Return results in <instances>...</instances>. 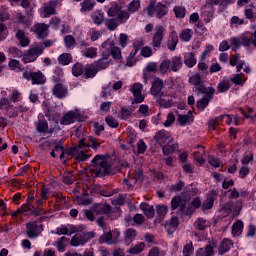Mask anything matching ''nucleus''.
I'll return each mask as SVG.
<instances>
[{"label":"nucleus","mask_w":256,"mask_h":256,"mask_svg":"<svg viewBox=\"0 0 256 256\" xmlns=\"http://www.w3.org/2000/svg\"><path fill=\"white\" fill-rule=\"evenodd\" d=\"M109 169H111V158L105 155H96L89 165L92 177H105L111 173Z\"/></svg>","instance_id":"f257e3e1"},{"label":"nucleus","mask_w":256,"mask_h":256,"mask_svg":"<svg viewBox=\"0 0 256 256\" xmlns=\"http://www.w3.org/2000/svg\"><path fill=\"white\" fill-rule=\"evenodd\" d=\"M193 192L189 191L186 194H183V199L180 196H176L171 200V209L175 211V209H179L178 215H191L193 213V208H191V204H189V199Z\"/></svg>","instance_id":"f03ea898"},{"label":"nucleus","mask_w":256,"mask_h":256,"mask_svg":"<svg viewBox=\"0 0 256 256\" xmlns=\"http://www.w3.org/2000/svg\"><path fill=\"white\" fill-rule=\"evenodd\" d=\"M103 50L104 59H109L111 56L115 61H121L123 56L121 55V48L115 46V42L111 39L104 41L101 44Z\"/></svg>","instance_id":"7ed1b4c3"},{"label":"nucleus","mask_w":256,"mask_h":256,"mask_svg":"<svg viewBox=\"0 0 256 256\" xmlns=\"http://www.w3.org/2000/svg\"><path fill=\"white\" fill-rule=\"evenodd\" d=\"M40 55H43L42 48H39V46L35 43L22 56V61L23 63H35Z\"/></svg>","instance_id":"20e7f679"},{"label":"nucleus","mask_w":256,"mask_h":256,"mask_svg":"<svg viewBox=\"0 0 256 256\" xmlns=\"http://www.w3.org/2000/svg\"><path fill=\"white\" fill-rule=\"evenodd\" d=\"M93 237H95V234L93 232H78L72 237L70 245H72V247H79L81 245H85V243L91 241Z\"/></svg>","instance_id":"39448f33"},{"label":"nucleus","mask_w":256,"mask_h":256,"mask_svg":"<svg viewBox=\"0 0 256 256\" xmlns=\"http://www.w3.org/2000/svg\"><path fill=\"white\" fill-rule=\"evenodd\" d=\"M153 141H156V143L163 148L164 145H169L170 143H173V137H171V134L166 130H159L154 135Z\"/></svg>","instance_id":"423d86ee"},{"label":"nucleus","mask_w":256,"mask_h":256,"mask_svg":"<svg viewBox=\"0 0 256 256\" xmlns=\"http://www.w3.org/2000/svg\"><path fill=\"white\" fill-rule=\"evenodd\" d=\"M165 33H167V29L162 25H158L155 27V31L152 37V46L156 49H159L163 43V39L165 37Z\"/></svg>","instance_id":"0eeeda50"},{"label":"nucleus","mask_w":256,"mask_h":256,"mask_svg":"<svg viewBox=\"0 0 256 256\" xmlns=\"http://www.w3.org/2000/svg\"><path fill=\"white\" fill-rule=\"evenodd\" d=\"M163 89H165V83L162 79L156 78L152 82L150 93L153 95V97H155V99H157L158 97H167V94L163 92Z\"/></svg>","instance_id":"6e6552de"},{"label":"nucleus","mask_w":256,"mask_h":256,"mask_svg":"<svg viewBox=\"0 0 256 256\" xmlns=\"http://www.w3.org/2000/svg\"><path fill=\"white\" fill-rule=\"evenodd\" d=\"M41 226L36 221H32L26 224V235L29 239H37L41 235Z\"/></svg>","instance_id":"1a4fd4ad"},{"label":"nucleus","mask_w":256,"mask_h":256,"mask_svg":"<svg viewBox=\"0 0 256 256\" xmlns=\"http://www.w3.org/2000/svg\"><path fill=\"white\" fill-rule=\"evenodd\" d=\"M65 153L68 157H76L77 161H87L88 159H91V154H86L83 151L79 152V150L75 146L66 149Z\"/></svg>","instance_id":"9d476101"},{"label":"nucleus","mask_w":256,"mask_h":256,"mask_svg":"<svg viewBox=\"0 0 256 256\" xmlns=\"http://www.w3.org/2000/svg\"><path fill=\"white\" fill-rule=\"evenodd\" d=\"M120 235L119 232L112 233L109 231L100 236L99 241L100 243H107V245H115V243H118Z\"/></svg>","instance_id":"9b49d317"},{"label":"nucleus","mask_w":256,"mask_h":256,"mask_svg":"<svg viewBox=\"0 0 256 256\" xmlns=\"http://www.w3.org/2000/svg\"><path fill=\"white\" fill-rule=\"evenodd\" d=\"M57 1L51 0L48 3H45L42 7V15L43 17H51V15H57Z\"/></svg>","instance_id":"f8f14e48"},{"label":"nucleus","mask_w":256,"mask_h":256,"mask_svg":"<svg viewBox=\"0 0 256 256\" xmlns=\"http://www.w3.org/2000/svg\"><path fill=\"white\" fill-rule=\"evenodd\" d=\"M143 91V85L135 83L131 87V93H133L135 103H143L145 97L141 94Z\"/></svg>","instance_id":"ddd939ff"},{"label":"nucleus","mask_w":256,"mask_h":256,"mask_svg":"<svg viewBox=\"0 0 256 256\" xmlns=\"http://www.w3.org/2000/svg\"><path fill=\"white\" fill-rule=\"evenodd\" d=\"M68 92L67 87H65L63 83H57L52 89V95H54V97L57 99H65Z\"/></svg>","instance_id":"4468645a"},{"label":"nucleus","mask_w":256,"mask_h":256,"mask_svg":"<svg viewBox=\"0 0 256 256\" xmlns=\"http://www.w3.org/2000/svg\"><path fill=\"white\" fill-rule=\"evenodd\" d=\"M249 41V38H247V33H243L238 38H230V43L233 47V49H239V47L242 45V47H247V43Z\"/></svg>","instance_id":"2eb2a0df"},{"label":"nucleus","mask_w":256,"mask_h":256,"mask_svg":"<svg viewBox=\"0 0 256 256\" xmlns=\"http://www.w3.org/2000/svg\"><path fill=\"white\" fill-rule=\"evenodd\" d=\"M177 43H179V35L175 30H173L167 40V48L169 51H175L177 49Z\"/></svg>","instance_id":"dca6fc26"},{"label":"nucleus","mask_w":256,"mask_h":256,"mask_svg":"<svg viewBox=\"0 0 256 256\" xmlns=\"http://www.w3.org/2000/svg\"><path fill=\"white\" fill-rule=\"evenodd\" d=\"M79 146L80 147H91L92 149H99V147H101V142H99L98 139H95L90 136L88 138V142H86L85 139H81L79 141Z\"/></svg>","instance_id":"f3484780"},{"label":"nucleus","mask_w":256,"mask_h":256,"mask_svg":"<svg viewBox=\"0 0 256 256\" xmlns=\"http://www.w3.org/2000/svg\"><path fill=\"white\" fill-rule=\"evenodd\" d=\"M92 211L97 215H109L111 206L109 204H96L92 206Z\"/></svg>","instance_id":"a211bd4d"},{"label":"nucleus","mask_w":256,"mask_h":256,"mask_svg":"<svg viewBox=\"0 0 256 256\" xmlns=\"http://www.w3.org/2000/svg\"><path fill=\"white\" fill-rule=\"evenodd\" d=\"M215 199H217V192L216 191H211L208 194L207 199L205 200V202L202 205L203 211H207L208 209H212L213 208V203H215Z\"/></svg>","instance_id":"6ab92c4d"},{"label":"nucleus","mask_w":256,"mask_h":256,"mask_svg":"<svg viewBox=\"0 0 256 256\" xmlns=\"http://www.w3.org/2000/svg\"><path fill=\"white\" fill-rule=\"evenodd\" d=\"M140 209L143 211L147 219H153V217H155V208L153 205H149L148 203L143 202L140 204Z\"/></svg>","instance_id":"aec40b11"},{"label":"nucleus","mask_w":256,"mask_h":256,"mask_svg":"<svg viewBox=\"0 0 256 256\" xmlns=\"http://www.w3.org/2000/svg\"><path fill=\"white\" fill-rule=\"evenodd\" d=\"M15 37L21 47H28L29 43H31V40H29V37H27L23 30H17Z\"/></svg>","instance_id":"412c9836"},{"label":"nucleus","mask_w":256,"mask_h":256,"mask_svg":"<svg viewBox=\"0 0 256 256\" xmlns=\"http://www.w3.org/2000/svg\"><path fill=\"white\" fill-rule=\"evenodd\" d=\"M167 13H169V8H167L165 4L158 3L154 7V15H156L157 19H163Z\"/></svg>","instance_id":"4be33fe9"},{"label":"nucleus","mask_w":256,"mask_h":256,"mask_svg":"<svg viewBox=\"0 0 256 256\" xmlns=\"http://www.w3.org/2000/svg\"><path fill=\"white\" fill-rule=\"evenodd\" d=\"M171 71L177 73L183 67V58L181 56H174L170 60Z\"/></svg>","instance_id":"5701e85b"},{"label":"nucleus","mask_w":256,"mask_h":256,"mask_svg":"<svg viewBox=\"0 0 256 256\" xmlns=\"http://www.w3.org/2000/svg\"><path fill=\"white\" fill-rule=\"evenodd\" d=\"M231 247H233V242L228 238H224L218 248L219 255H225V253L231 251Z\"/></svg>","instance_id":"b1692460"},{"label":"nucleus","mask_w":256,"mask_h":256,"mask_svg":"<svg viewBox=\"0 0 256 256\" xmlns=\"http://www.w3.org/2000/svg\"><path fill=\"white\" fill-rule=\"evenodd\" d=\"M177 227H179V218L172 217L169 222L166 223L165 229L169 233V235H173L175 231L177 230Z\"/></svg>","instance_id":"393cba45"},{"label":"nucleus","mask_w":256,"mask_h":256,"mask_svg":"<svg viewBox=\"0 0 256 256\" xmlns=\"http://www.w3.org/2000/svg\"><path fill=\"white\" fill-rule=\"evenodd\" d=\"M34 29L38 37L40 39H43V37H47V31L49 30V25L45 23H38L34 26Z\"/></svg>","instance_id":"a878e982"},{"label":"nucleus","mask_w":256,"mask_h":256,"mask_svg":"<svg viewBox=\"0 0 256 256\" xmlns=\"http://www.w3.org/2000/svg\"><path fill=\"white\" fill-rule=\"evenodd\" d=\"M32 85H45V82L47 79L45 78V75H43V72L37 71L32 73Z\"/></svg>","instance_id":"bb28decb"},{"label":"nucleus","mask_w":256,"mask_h":256,"mask_svg":"<svg viewBox=\"0 0 256 256\" xmlns=\"http://www.w3.org/2000/svg\"><path fill=\"white\" fill-rule=\"evenodd\" d=\"M135 237H137V230L133 228H129L125 231L124 235V243L125 245H130L135 241Z\"/></svg>","instance_id":"cd10ccee"},{"label":"nucleus","mask_w":256,"mask_h":256,"mask_svg":"<svg viewBox=\"0 0 256 256\" xmlns=\"http://www.w3.org/2000/svg\"><path fill=\"white\" fill-rule=\"evenodd\" d=\"M109 65H111V60L103 56V50H102L101 58L96 61L95 67L98 71H101L103 69H107Z\"/></svg>","instance_id":"c85d7f7f"},{"label":"nucleus","mask_w":256,"mask_h":256,"mask_svg":"<svg viewBox=\"0 0 256 256\" xmlns=\"http://www.w3.org/2000/svg\"><path fill=\"white\" fill-rule=\"evenodd\" d=\"M177 121L181 127H185L187 123H191L193 121V113L189 111L187 114H184V115L179 114Z\"/></svg>","instance_id":"c756f323"},{"label":"nucleus","mask_w":256,"mask_h":256,"mask_svg":"<svg viewBox=\"0 0 256 256\" xmlns=\"http://www.w3.org/2000/svg\"><path fill=\"white\" fill-rule=\"evenodd\" d=\"M179 38L183 43H189L193 39V30L189 28L183 29L179 34Z\"/></svg>","instance_id":"7c9ffc66"},{"label":"nucleus","mask_w":256,"mask_h":256,"mask_svg":"<svg viewBox=\"0 0 256 256\" xmlns=\"http://www.w3.org/2000/svg\"><path fill=\"white\" fill-rule=\"evenodd\" d=\"M97 68L94 64H88L84 68L85 79H93L97 75Z\"/></svg>","instance_id":"2f4dec72"},{"label":"nucleus","mask_w":256,"mask_h":256,"mask_svg":"<svg viewBox=\"0 0 256 256\" xmlns=\"http://www.w3.org/2000/svg\"><path fill=\"white\" fill-rule=\"evenodd\" d=\"M158 103L161 107H165L166 109H169V107H173V100L171 99V96H158Z\"/></svg>","instance_id":"473e14b6"},{"label":"nucleus","mask_w":256,"mask_h":256,"mask_svg":"<svg viewBox=\"0 0 256 256\" xmlns=\"http://www.w3.org/2000/svg\"><path fill=\"white\" fill-rule=\"evenodd\" d=\"M210 225L211 223L209 222V220L205 218H198L194 222V227L195 229H198V231H205V229H207V227H209Z\"/></svg>","instance_id":"72a5a7b5"},{"label":"nucleus","mask_w":256,"mask_h":256,"mask_svg":"<svg viewBox=\"0 0 256 256\" xmlns=\"http://www.w3.org/2000/svg\"><path fill=\"white\" fill-rule=\"evenodd\" d=\"M76 119L77 114H75L74 112H68L63 116L60 123L61 125H71V123H75Z\"/></svg>","instance_id":"f704fd0d"},{"label":"nucleus","mask_w":256,"mask_h":256,"mask_svg":"<svg viewBox=\"0 0 256 256\" xmlns=\"http://www.w3.org/2000/svg\"><path fill=\"white\" fill-rule=\"evenodd\" d=\"M201 15L204 17L205 23H211L213 20V10L209 6L202 7Z\"/></svg>","instance_id":"c9c22d12"},{"label":"nucleus","mask_w":256,"mask_h":256,"mask_svg":"<svg viewBox=\"0 0 256 256\" xmlns=\"http://www.w3.org/2000/svg\"><path fill=\"white\" fill-rule=\"evenodd\" d=\"M184 63L187 67H195L197 65V59H195V53L189 52L184 55Z\"/></svg>","instance_id":"e433bc0d"},{"label":"nucleus","mask_w":256,"mask_h":256,"mask_svg":"<svg viewBox=\"0 0 256 256\" xmlns=\"http://www.w3.org/2000/svg\"><path fill=\"white\" fill-rule=\"evenodd\" d=\"M82 56L87 59H95L97 57V48L95 47H87L81 51Z\"/></svg>","instance_id":"4c0bfd02"},{"label":"nucleus","mask_w":256,"mask_h":256,"mask_svg":"<svg viewBox=\"0 0 256 256\" xmlns=\"http://www.w3.org/2000/svg\"><path fill=\"white\" fill-rule=\"evenodd\" d=\"M177 149H179V144H171V143L166 144L162 148V153L165 156L173 155V153H175V151H177Z\"/></svg>","instance_id":"58836bf2"},{"label":"nucleus","mask_w":256,"mask_h":256,"mask_svg":"<svg viewBox=\"0 0 256 256\" xmlns=\"http://www.w3.org/2000/svg\"><path fill=\"white\" fill-rule=\"evenodd\" d=\"M91 18L95 25H101L105 21V14L102 11H96L92 13Z\"/></svg>","instance_id":"ea45409f"},{"label":"nucleus","mask_w":256,"mask_h":256,"mask_svg":"<svg viewBox=\"0 0 256 256\" xmlns=\"http://www.w3.org/2000/svg\"><path fill=\"white\" fill-rule=\"evenodd\" d=\"M243 233V222L241 220H237L232 226V235L234 237H239Z\"/></svg>","instance_id":"a19ab883"},{"label":"nucleus","mask_w":256,"mask_h":256,"mask_svg":"<svg viewBox=\"0 0 256 256\" xmlns=\"http://www.w3.org/2000/svg\"><path fill=\"white\" fill-rule=\"evenodd\" d=\"M143 251H145V243L140 242L139 244L130 247L128 253H130V255H139V253H143Z\"/></svg>","instance_id":"79ce46f5"},{"label":"nucleus","mask_w":256,"mask_h":256,"mask_svg":"<svg viewBox=\"0 0 256 256\" xmlns=\"http://www.w3.org/2000/svg\"><path fill=\"white\" fill-rule=\"evenodd\" d=\"M93 7H95V1L93 0H84L81 3V13H87V11H93Z\"/></svg>","instance_id":"37998d69"},{"label":"nucleus","mask_w":256,"mask_h":256,"mask_svg":"<svg viewBox=\"0 0 256 256\" xmlns=\"http://www.w3.org/2000/svg\"><path fill=\"white\" fill-rule=\"evenodd\" d=\"M200 93H203L204 95H207V97L213 98V95L215 93V88L213 87H205L202 83L196 87Z\"/></svg>","instance_id":"c03bdc74"},{"label":"nucleus","mask_w":256,"mask_h":256,"mask_svg":"<svg viewBox=\"0 0 256 256\" xmlns=\"http://www.w3.org/2000/svg\"><path fill=\"white\" fill-rule=\"evenodd\" d=\"M8 67L11 71H16L17 73H21V71H23V66L19 60L11 59L8 63Z\"/></svg>","instance_id":"a18cd8bd"},{"label":"nucleus","mask_w":256,"mask_h":256,"mask_svg":"<svg viewBox=\"0 0 256 256\" xmlns=\"http://www.w3.org/2000/svg\"><path fill=\"white\" fill-rule=\"evenodd\" d=\"M211 96H206L200 100L197 101V109L199 111H205L206 107L209 105V102L211 101Z\"/></svg>","instance_id":"49530a36"},{"label":"nucleus","mask_w":256,"mask_h":256,"mask_svg":"<svg viewBox=\"0 0 256 256\" xmlns=\"http://www.w3.org/2000/svg\"><path fill=\"white\" fill-rule=\"evenodd\" d=\"M73 61V56L69 53H63L58 57V63L60 65H69Z\"/></svg>","instance_id":"de8ad7c7"},{"label":"nucleus","mask_w":256,"mask_h":256,"mask_svg":"<svg viewBox=\"0 0 256 256\" xmlns=\"http://www.w3.org/2000/svg\"><path fill=\"white\" fill-rule=\"evenodd\" d=\"M234 85H245V81H247V78L243 74H236L234 77L230 79Z\"/></svg>","instance_id":"09e8293b"},{"label":"nucleus","mask_w":256,"mask_h":256,"mask_svg":"<svg viewBox=\"0 0 256 256\" xmlns=\"http://www.w3.org/2000/svg\"><path fill=\"white\" fill-rule=\"evenodd\" d=\"M160 73H171V60H163L160 64Z\"/></svg>","instance_id":"8fccbe9b"},{"label":"nucleus","mask_w":256,"mask_h":256,"mask_svg":"<svg viewBox=\"0 0 256 256\" xmlns=\"http://www.w3.org/2000/svg\"><path fill=\"white\" fill-rule=\"evenodd\" d=\"M36 129L38 133H47L49 131V123H47V120H39Z\"/></svg>","instance_id":"3c124183"},{"label":"nucleus","mask_w":256,"mask_h":256,"mask_svg":"<svg viewBox=\"0 0 256 256\" xmlns=\"http://www.w3.org/2000/svg\"><path fill=\"white\" fill-rule=\"evenodd\" d=\"M85 72V68H83V64L77 62L73 67H72V74L74 77H79L83 75Z\"/></svg>","instance_id":"603ef678"},{"label":"nucleus","mask_w":256,"mask_h":256,"mask_svg":"<svg viewBox=\"0 0 256 256\" xmlns=\"http://www.w3.org/2000/svg\"><path fill=\"white\" fill-rule=\"evenodd\" d=\"M105 25L109 31H115L119 27V21L117 18L108 19L105 21Z\"/></svg>","instance_id":"864d4df0"},{"label":"nucleus","mask_w":256,"mask_h":256,"mask_svg":"<svg viewBox=\"0 0 256 256\" xmlns=\"http://www.w3.org/2000/svg\"><path fill=\"white\" fill-rule=\"evenodd\" d=\"M230 88H231V84H230L229 80H223L222 82H220L218 84L219 93H225V92L229 91Z\"/></svg>","instance_id":"5fc2aeb1"},{"label":"nucleus","mask_w":256,"mask_h":256,"mask_svg":"<svg viewBox=\"0 0 256 256\" xmlns=\"http://www.w3.org/2000/svg\"><path fill=\"white\" fill-rule=\"evenodd\" d=\"M201 149H202V153L194 152V158H195V161H197V163H199V165H204L205 157H203V155H205V149L203 147H201Z\"/></svg>","instance_id":"6e6d98bb"},{"label":"nucleus","mask_w":256,"mask_h":256,"mask_svg":"<svg viewBox=\"0 0 256 256\" xmlns=\"http://www.w3.org/2000/svg\"><path fill=\"white\" fill-rule=\"evenodd\" d=\"M140 7L141 0H133L128 6V11H130V13H135V11H139Z\"/></svg>","instance_id":"4d7b16f0"},{"label":"nucleus","mask_w":256,"mask_h":256,"mask_svg":"<svg viewBox=\"0 0 256 256\" xmlns=\"http://www.w3.org/2000/svg\"><path fill=\"white\" fill-rule=\"evenodd\" d=\"M20 212L22 213V215H29V211L33 212L35 211V207H33V205L29 204V203H25L21 206Z\"/></svg>","instance_id":"13d9d810"},{"label":"nucleus","mask_w":256,"mask_h":256,"mask_svg":"<svg viewBox=\"0 0 256 256\" xmlns=\"http://www.w3.org/2000/svg\"><path fill=\"white\" fill-rule=\"evenodd\" d=\"M68 242H69V239H67V237L65 236H62L59 240H57L56 244H57L58 251H63V249L67 247Z\"/></svg>","instance_id":"bf43d9fd"},{"label":"nucleus","mask_w":256,"mask_h":256,"mask_svg":"<svg viewBox=\"0 0 256 256\" xmlns=\"http://www.w3.org/2000/svg\"><path fill=\"white\" fill-rule=\"evenodd\" d=\"M189 83L198 87L201 84V74L196 73L189 78Z\"/></svg>","instance_id":"052dcab7"},{"label":"nucleus","mask_w":256,"mask_h":256,"mask_svg":"<svg viewBox=\"0 0 256 256\" xmlns=\"http://www.w3.org/2000/svg\"><path fill=\"white\" fill-rule=\"evenodd\" d=\"M105 121L107 125L113 129H117V127H119V121H117V119H115L113 116H107Z\"/></svg>","instance_id":"680f3d73"},{"label":"nucleus","mask_w":256,"mask_h":256,"mask_svg":"<svg viewBox=\"0 0 256 256\" xmlns=\"http://www.w3.org/2000/svg\"><path fill=\"white\" fill-rule=\"evenodd\" d=\"M47 197H49V189L43 187L41 189V199L37 201V205H43V202L47 201Z\"/></svg>","instance_id":"e2e57ef3"},{"label":"nucleus","mask_w":256,"mask_h":256,"mask_svg":"<svg viewBox=\"0 0 256 256\" xmlns=\"http://www.w3.org/2000/svg\"><path fill=\"white\" fill-rule=\"evenodd\" d=\"M174 13L178 19H183L185 17V7L175 6Z\"/></svg>","instance_id":"0e129e2a"},{"label":"nucleus","mask_w":256,"mask_h":256,"mask_svg":"<svg viewBox=\"0 0 256 256\" xmlns=\"http://www.w3.org/2000/svg\"><path fill=\"white\" fill-rule=\"evenodd\" d=\"M64 43H65V46L67 47V49H70V47H73V45H75V43H76L75 37H73L72 35L65 36Z\"/></svg>","instance_id":"69168bd1"},{"label":"nucleus","mask_w":256,"mask_h":256,"mask_svg":"<svg viewBox=\"0 0 256 256\" xmlns=\"http://www.w3.org/2000/svg\"><path fill=\"white\" fill-rule=\"evenodd\" d=\"M193 255V244H186L183 248V256H191Z\"/></svg>","instance_id":"338daca9"},{"label":"nucleus","mask_w":256,"mask_h":256,"mask_svg":"<svg viewBox=\"0 0 256 256\" xmlns=\"http://www.w3.org/2000/svg\"><path fill=\"white\" fill-rule=\"evenodd\" d=\"M245 17H246V19H254V20H256V13L253 10V6L251 8H246L245 9Z\"/></svg>","instance_id":"774afa93"}]
</instances>
